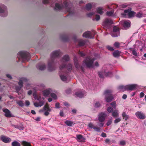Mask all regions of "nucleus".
<instances>
[{"label": "nucleus", "instance_id": "f257e3e1", "mask_svg": "<svg viewBox=\"0 0 146 146\" xmlns=\"http://www.w3.org/2000/svg\"><path fill=\"white\" fill-rule=\"evenodd\" d=\"M69 57L68 55H64L61 60V65L59 67V75L61 79L63 81L67 82L70 80V77L68 73L72 70V65L68 64L66 66L65 62L69 61Z\"/></svg>", "mask_w": 146, "mask_h": 146}, {"label": "nucleus", "instance_id": "f03ea898", "mask_svg": "<svg viewBox=\"0 0 146 146\" xmlns=\"http://www.w3.org/2000/svg\"><path fill=\"white\" fill-rule=\"evenodd\" d=\"M61 52L59 50L53 52L50 55V58L48 62V68L49 71H52L55 70V68L54 65V58L59 56H60Z\"/></svg>", "mask_w": 146, "mask_h": 146}, {"label": "nucleus", "instance_id": "7ed1b4c3", "mask_svg": "<svg viewBox=\"0 0 146 146\" xmlns=\"http://www.w3.org/2000/svg\"><path fill=\"white\" fill-rule=\"evenodd\" d=\"M33 95L34 98L36 100L38 101V102H35L34 103V105L35 107H41L44 104V98L41 96L40 94L38 95L36 94V91L38 90L36 87L33 88Z\"/></svg>", "mask_w": 146, "mask_h": 146}, {"label": "nucleus", "instance_id": "20e7f679", "mask_svg": "<svg viewBox=\"0 0 146 146\" xmlns=\"http://www.w3.org/2000/svg\"><path fill=\"white\" fill-rule=\"evenodd\" d=\"M72 4L68 0H66L63 3L62 6L60 5L58 3L55 4V9L56 10H60L64 8L69 12L70 15L72 14L74 12L72 9Z\"/></svg>", "mask_w": 146, "mask_h": 146}, {"label": "nucleus", "instance_id": "39448f33", "mask_svg": "<svg viewBox=\"0 0 146 146\" xmlns=\"http://www.w3.org/2000/svg\"><path fill=\"white\" fill-rule=\"evenodd\" d=\"M95 59V58H92L90 57H88L83 61V65L89 68H94V66L98 67L99 66V64L97 62L95 63L94 65L93 64V62Z\"/></svg>", "mask_w": 146, "mask_h": 146}, {"label": "nucleus", "instance_id": "423d86ee", "mask_svg": "<svg viewBox=\"0 0 146 146\" xmlns=\"http://www.w3.org/2000/svg\"><path fill=\"white\" fill-rule=\"evenodd\" d=\"M30 54L25 51L19 52L17 54V58L22 62L29 61L30 58Z\"/></svg>", "mask_w": 146, "mask_h": 146}, {"label": "nucleus", "instance_id": "0eeeda50", "mask_svg": "<svg viewBox=\"0 0 146 146\" xmlns=\"http://www.w3.org/2000/svg\"><path fill=\"white\" fill-rule=\"evenodd\" d=\"M51 110V108L49 107L48 105L46 104L43 107L42 109L39 110V112L40 113H43L44 115L47 116L49 114V112Z\"/></svg>", "mask_w": 146, "mask_h": 146}, {"label": "nucleus", "instance_id": "6e6552de", "mask_svg": "<svg viewBox=\"0 0 146 146\" xmlns=\"http://www.w3.org/2000/svg\"><path fill=\"white\" fill-rule=\"evenodd\" d=\"M112 91L110 90H107L104 92L105 96V100L107 102H110L113 99V97L111 94Z\"/></svg>", "mask_w": 146, "mask_h": 146}, {"label": "nucleus", "instance_id": "1a4fd4ad", "mask_svg": "<svg viewBox=\"0 0 146 146\" xmlns=\"http://www.w3.org/2000/svg\"><path fill=\"white\" fill-rule=\"evenodd\" d=\"M98 75L100 78H103L104 76L108 77H111L113 74L111 72H108L106 70L105 68L104 67L103 68L102 71L98 72Z\"/></svg>", "mask_w": 146, "mask_h": 146}, {"label": "nucleus", "instance_id": "9d476101", "mask_svg": "<svg viewBox=\"0 0 146 146\" xmlns=\"http://www.w3.org/2000/svg\"><path fill=\"white\" fill-rule=\"evenodd\" d=\"M7 14L6 7L3 4H0V16L5 17Z\"/></svg>", "mask_w": 146, "mask_h": 146}, {"label": "nucleus", "instance_id": "9b49d317", "mask_svg": "<svg viewBox=\"0 0 146 146\" xmlns=\"http://www.w3.org/2000/svg\"><path fill=\"white\" fill-rule=\"evenodd\" d=\"M27 79L26 78L24 77L20 79L18 83L19 87L17 86L15 88L17 92L18 93L22 87L23 83L25 82H27Z\"/></svg>", "mask_w": 146, "mask_h": 146}, {"label": "nucleus", "instance_id": "f8f14e48", "mask_svg": "<svg viewBox=\"0 0 146 146\" xmlns=\"http://www.w3.org/2000/svg\"><path fill=\"white\" fill-rule=\"evenodd\" d=\"M111 35L113 37H117L119 35V29L117 26L113 27V31L111 33Z\"/></svg>", "mask_w": 146, "mask_h": 146}, {"label": "nucleus", "instance_id": "ddd939ff", "mask_svg": "<svg viewBox=\"0 0 146 146\" xmlns=\"http://www.w3.org/2000/svg\"><path fill=\"white\" fill-rule=\"evenodd\" d=\"M113 23V21L110 19H105L103 23V25L106 28H109L110 26Z\"/></svg>", "mask_w": 146, "mask_h": 146}, {"label": "nucleus", "instance_id": "4468645a", "mask_svg": "<svg viewBox=\"0 0 146 146\" xmlns=\"http://www.w3.org/2000/svg\"><path fill=\"white\" fill-rule=\"evenodd\" d=\"M95 34V33L94 31H93L92 33H91L88 31L84 33L83 36L86 38H93L94 37V35Z\"/></svg>", "mask_w": 146, "mask_h": 146}, {"label": "nucleus", "instance_id": "2eb2a0df", "mask_svg": "<svg viewBox=\"0 0 146 146\" xmlns=\"http://www.w3.org/2000/svg\"><path fill=\"white\" fill-rule=\"evenodd\" d=\"M121 23L123 26L124 29H126L129 27L130 26V22L128 20H123L121 21Z\"/></svg>", "mask_w": 146, "mask_h": 146}, {"label": "nucleus", "instance_id": "dca6fc26", "mask_svg": "<svg viewBox=\"0 0 146 146\" xmlns=\"http://www.w3.org/2000/svg\"><path fill=\"white\" fill-rule=\"evenodd\" d=\"M135 114L138 118L143 119L145 118V115L141 111H137Z\"/></svg>", "mask_w": 146, "mask_h": 146}, {"label": "nucleus", "instance_id": "f3484780", "mask_svg": "<svg viewBox=\"0 0 146 146\" xmlns=\"http://www.w3.org/2000/svg\"><path fill=\"white\" fill-rule=\"evenodd\" d=\"M106 116V113H105L102 112L100 113L98 115V120L100 122L104 121L105 119Z\"/></svg>", "mask_w": 146, "mask_h": 146}, {"label": "nucleus", "instance_id": "a211bd4d", "mask_svg": "<svg viewBox=\"0 0 146 146\" xmlns=\"http://www.w3.org/2000/svg\"><path fill=\"white\" fill-rule=\"evenodd\" d=\"M124 13L125 15H127L129 17L133 16L135 14V12L131 11L129 9L125 10Z\"/></svg>", "mask_w": 146, "mask_h": 146}, {"label": "nucleus", "instance_id": "6ab92c4d", "mask_svg": "<svg viewBox=\"0 0 146 146\" xmlns=\"http://www.w3.org/2000/svg\"><path fill=\"white\" fill-rule=\"evenodd\" d=\"M0 138L1 141L5 143H9L11 141V138L4 136H1Z\"/></svg>", "mask_w": 146, "mask_h": 146}, {"label": "nucleus", "instance_id": "aec40b11", "mask_svg": "<svg viewBox=\"0 0 146 146\" xmlns=\"http://www.w3.org/2000/svg\"><path fill=\"white\" fill-rule=\"evenodd\" d=\"M137 87V85L136 84L128 85L126 86V90H133L135 89Z\"/></svg>", "mask_w": 146, "mask_h": 146}, {"label": "nucleus", "instance_id": "412c9836", "mask_svg": "<svg viewBox=\"0 0 146 146\" xmlns=\"http://www.w3.org/2000/svg\"><path fill=\"white\" fill-rule=\"evenodd\" d=\"M3 111L5 113V115L7 117H11L13 116L11 113V112L9 110L7 109H3Z\"/></svg>", "mask_w": 146, "mask_h": 146}, {"label": "nucleus", "instance_id": "4be33fe9", "mask_svg": "<svg viewBox=\"0 0 146 146\" xmlns=\"http://www.w3.org/2000/svg\"><path fill=\"white\" fill-rule=\"evenodd\" d=\"M85 94V92L84 91H78L76 92L75 95L77 97L82 98L84 97Z\"/></svg>", "mask_w": 146, "mask_h": 146}, {"label": "nucleus", "instance_id": "5701e85b", "mask_svg": "<svg viewBox=\"0 0 146 146\" xmlns=\"http://www.w3.org/2000/svg\"><path fill=\"white\" fill-rule=\"evenodd\" d=\"M36 67L39 70H43L45 68L46 66L44 64L40 63L37 65Z\"/></svg>", "mask_w": 146, "mask_h": 146}, {"label": "nucleus", "instance_id": "b1692460", "mask_svg": "<svg viewBox=\"0 0 146 146\" xmlns=\"http://www.w3.org/2000/svg\"><path fill=\"white\" fill-rule=\"evenodd\" d=\"M51 92V90L48 89L44 90L42 91V94L44 96L46 97L48 96Z\"/></svg>", "mask_w": 146, "mask_h": 146}, {"label": "nucleus", "instance_id": "393cba45", "mask_svg": "<svg viewBox=\"0 0 146 146\" xmlns=\"http://www.w3.org/2000/svg\"><path fill=\"white\" fill-rule=\"evenodd\" d=\"M119 111L117 110H115L111 113V115L114 117H118L119 115Z\"/></svg>", "mask_w": 146, "mask_h": 146}, {"label": "nucleus", "instance_id": "a878e982", "mask_svg": "<svg viewBox=\"0 0 146 146\" xmlns=\"http://www.w3.org/2000/svg\"><path fill=\"white\" fill-rule=\"evenodd\" d=\"M77 139L79 142H83L85 141V139L82 136L80 135H77Z\"/></svg>", "mask_w": 146, "mask_h": 146}, {"label": "nucleus", "instance_id": "bb28decb", "mask_svg": "<svg viewBox=\"0 0 146 146\" xmlns=\"http://www.w3.org/2000/svg\"><path fill=\"white\" fill-rule=\"evenodd\" d=\"M74 62L76 68L78 69H79V68H80L79 65L78 63V60L77 58L76 57H74Z\"/></svg>", "mask_w": 146, "mask_h": 146}, {"label": "nucleus", "instance_id": "cd10ccee", "mask_svg": "<svg viewBox=\"0 0 146 146\" xmlns=\"http://www.w3.org/2000/svg\"><path fill=\"white\" fill-rule=\"evenodd\" d=\"M113 56L115 57H118L120 56V52L119 51L117 50L114 52L113 53Z\"/></svg>", "mask_w": 146, "mask_h": 146}, {"label": "nucleus", "instance_id": "c85d7f7f", "mask_svg": "<svg viewBox=\"0 0 146 146\" xmlns=\"http://www.w3.org/2000/svg\"><path fill=\"white\" fill-rule=\"evenodd\" d=\"M12 146H21V144L16 141H13L11 143Z\"/></svg>", "mask_w": 146, "mask_h": 146}, {"label": "nucleus", "instance_id": "c756f323", "mask_svg": "<svg viewBox=\"0 0 146 146\" xmlns=\"http://www.w3.org/2000/svg\"><path fill=\"white\" fill-rule=\"evenodd\" d=\"M122 115L123 119H125V120H127L129 118V116L125 112H123L122 113Z\"/></svg>", "mask_w": 146, "mask_h": 146}, {"label": "nucleus", "instance_id": "7c9ffc66", "mask_svg": "<svg viewBox=\"0 0 146 146\" xmlns=\"http://www.w3.org/2000/svg\"><path fill=\"white\" fill-rule=\"evenodd\" d=\"M21 144L23 146H31L30 143L25 141L21 142Z\"/></svg>", "mask_w": 146, "mask_h": 146}, {"label": "nucleus", "instance_id": "2f4dec72", "mask_svg": "<svg viewBox=\"0 0 146 146\" xmlns=\"http://www.w3.org/2000/svg\"><path fill=\"white\" fill-rule=\"evenodd\" d=\"M118 88L120 92H123L125 90H127L126 89V86H119Z\"/></svg>", "mask_w": 146, "mask_h": 146}, {"label": "nucleus", "instance_id": "473e14b6", "mask_svg": "<svg viewBox=\"0 0 146 146\" xmlns=\"http://www.w3.org/2000/svg\"><path fill=\"white\" fill-rule=\"evenodd\" d=\"M65 123L68 126H71L73 124V122L71 121L66 120L65 122Z\"/></svg>", "mask_w": 146, "mask_h": 146}, {"label": "nucleus", "instance_id": "72a5a7b5", "mask_svg": "<svg viewBox=\"0 0 146 146\" xmlns=\"http://www.w3.org/2000/svg\"><path fill=\"white\" fill-rule=\"evenodd\" d=\"M103 9L102 7H98L97 9V11L98 13L101 15L103 14Z\"/></svg>", "mask_w": 146, "mask_h": 146}, {"label": "nucleus", "instance_id": "f704fd0d", "mask_svg": "<svg viewBox=\"0 0 146 146\" xmlns=\"http://www.w3.org/2000/svg\"><path fill=\"white\" fill-rule=\"evenodd\" d=\"M110 104L111 106L114 109H115L117 106L116 102L115 101L111 103Z\"/></svg>", "mask_w": 146, "mask_h": 146}, {"label": "nucleus", "instance_id": "c9c22d12", "mask_svg": "<svg viewBox=\"0 0 146 146\" xmlns=\"http://www.w3.org/2000/svg\"><path fill=\"white\" fill-rule=\"evenodd\" d=\"M113 108L111 107H109L107 108L106 110L109 113H112L113 111Z\"/></svg>", "mask_w": 146, "mask_h": 146}, {"label": "nucleus", "instance_id": "e433bc0d", "mask_svg": "<svg viewBox=\"0 0 146 146\" xmlns=\"http://www.w3.org/2000/svg\"><path fill=\"white\" fill-rule=\"evenodd\" d=\"M85 44V42L84 40H80L79 41V45L80 46H83Z\"/></svg>", "mask_w": 146, "mask_h": 146}, {"label": "nucleus", "instance_id": "4c0bfd02", "mask_svg": "<svg viewBox=\"0 0 146 146\" xmlns=\"http://www.w3.org/2000/svg\"><path fill=\"white\" fill-rule=\"evenodd\" d=\"M113 11H108L107 12V15L108 16H112L113 14Z\"/></svg>", "mask_w": 146, "mask_h": 146}, {"label": "nucleus", "instance_id": "58836bf2", "mask_svg": "<svg viewBox=\"0 0 146 146\" xmlns=\"http://www.w3.org/2000/svg\"><path fill=\"white\" fill-rule=\"evenodd\" d=\"M136 17L138 18H141L143 17V16L141 12H139L136 15Z\"/></svg>", "mask_w": 146, "mask_h": 146}, {"label": "nucleus", "instance_id": "ea45409f", "mask_svg": "<svg viewBox=\"0 0 146 146\" xmlns=\"http://www.w3.org/2000/svg\"><path fill=\"white\" fill-rule=\"evenodd\" d=\"M92 6L91 3H88L86 5V7L87 10H89L91 9Z\"/></svg>", "mask_w": 146, "mask_h": 146}, {"label": "nucleus", "instance_id": "a19ab883", "mask_svg": "<svg viewBox=\"0 0 146 146\" xmlns=\"http://www.w3.org/2000/svg\"><path fill=\"white\" fill-rule=\"evenodd\" d=\"M88 126L91 129H94L95 126L91 123H90L88 125Z\"/></svg>", "mask_w": 146, "mask_h": 146}, {"label": "nucleus", "instance_id": "79ce46f5", "mask_svg": "<svg viewBox=\"0 0 146 146\" xmlns=\"http://www.w3.org/2000/svg\"><path fill=\"white\" fill-rule=\"evenodd\" d=\"M112 119H110L107 122V123H106V125L107 126H109L112 123Z\"/></svg>", "mask_w": 146, "mask_h": 146}, {"label": "nucleus", "instance_id": "37998d69", "mask_svg": "<svg viewBox=\"0 0 146 146\" xmlns=\"http://www.w3.org/2000/svg\"><path fill=\"white\" fill-rule=\"evenodd\" d=\"M100 106L101 104L99 102H97L95 103L94 106L95 107L98 108Z\"/></svg>", "mask_w": 146, "mask_h": 146}, {"label": "nucleus", "instance_id": "c03bdc74", "mask_svg": "<svg viewBox=\"0 0 146 146\" xmlns=\"http://www.w3.org/2000/svg\"><path fill=\"white\" fill-rule=\"evenodd\" d=\"M121 120V119L119 118H118L116 119L114 121V123L115 124H117L119 122H120Z\"/></svg>", "mask_w": 146, "mask_h": 146}, {"label": "nucleus", "instance_id": "a18cd8bd", "mask_svg": "<svg viewBox=\"0 0 146 146\" xmlns=\"http://www.w3.org/2000/svg\"><path fill=\"white\" fill-rule=\"evenodd\" d=\"M32 86V85L29 84H27L26 86V88L27 90L30 89Z\"/></svg>", "mask_w": 146, "mask_h": 146}, {"label": "nucleus", "instance_id": "49530a36", "mask_svg": "<svg viewBox=\"0 0 146 146\" xmlns=\"http://www.w3.org/2000/svg\"><path fill=\"white\" fill-rule=\"evenodd\" d=\"M132 54L133 55H134L135 56H138V54L137 53V52L135 50H132Z\"/></svg>", "mask_w": 146, "mask_h": 146}, {"label": "nucleus", "instance_id": "de8ad7c7", "mask_svg": "<svg viewBox=\"0 0 146 146\" xmlns=\"http://www.w3.org/2000/svg\"><path fill=\"white\" fill-rule=\"evenodd\" d=\"M54 99H55L57 98V96L54 93H51L50 95Z\"/></svg>", "mask_w": 146, "mask_h": 146}, {"label": "nucleus", "instance_id": "09e8293b", "mask_svg": "<svg viewBox=\"0 0 146 146\" xmlns=\"http://www.w3.org/2000/svg\"><path fill=\"white\" fill-rule=\"evenodd\" d=\"M17 103L21 106H24V104L21 101H19L17 102Z\"/></svg>", "mask_w": 146, "mask_h": 146}, {"label": "nucleus", "instance_id": "8fccbe9b", "mask_svg": "<svg viewBox=\"0 0 146 146\" xmlns=\"http://www.w3.org/2000/svg\"><path fill=\"white\" fill-rule=\"evenodd\" d=\"M119 144L123 146L125 144V142L124 141H121L119 142Z\"/></svg>", "mask_w": 146, "mask_h": 146}, {"label": "nucleus", "instance_id": "3c124183", "mask_svg": "<svg viewBox=\"0 0 146 146\" xmlns=\"http://www.w3.org/2000/svg\"><path fill=\"white\" fill-rule=\"evenodd\" d=\"M107 48L108 50L110 51H112L114 50V49L113 48L110 46H107Z\"/></svg>", "mask_w": 146, "mask_h": 146}, {"label": "nucleus", "instance_id": "603ef678", "mask_svg": "<svg viewBox=\"0 0 146 146\" xmlns=\"http://www.w3.org/2000/svg\"><path fill=\"white\" fill-rule=\"evenodd\" d=\"M94 129L95 131H96L98 132H100V129L98 127H95L94 128Z\"/></svg>", "mask_w": 146, "mask_h": 146}, {"label": "nucleus", "instance_id": "864d4df0", "mask_svg": "<svg viewBox=\"0 0 146 146\" xmlns=\"http://www.w3.org/2000/svg\"><path fill=\"white\" fill-rule=\"evenodd\" d=\"M114 46L118 48L119 46V44L118 42H115L114 44Z\"/></svg>", "mask_w": 146, "mask_h": 146}, {"label": "nucleus", "instance_id": "5fc2aeb1", "mask_svg": "<svg viewBox=\"0 0 146 146\" xmlns=\"http://www.w3.org/2000/svg\"><path fill=\"white\" fill-rule=\"evenodd\" d=\"M94 14V13L93 12H91L87 14V15L88 17H90L93 15Z\"/></svg>", "mask_w": 146, "mask_h": 146}, {"label": "nucleus", "instance_id": "6e6d98bb", "mask_svg": "<svg viewBox=\"0 0 146 146\" xmlns=\"http://www.w3.org/2000/svg\"><path fill=\"white\" fill-rule=\"evenodd\" d=\"M100 19V16L99 15H96V18H95L96 20L97 21H98Z\"/></svg>", "mask_w": 146, "mask_h": 146}, {"label": "nucleus", "instance_id": "4d7b16f0", "mask_svg": "<svg viewBox=\"0 0 146 146\" xmlns=\"http://www.w3.org/2000/svg\"><path fill=\"white\" fill-rule=\"evenodd\" d=\"M144 95V94L143 92H141L139 96L140 98H141L143 97Z\"/></svg>", "mask_w": 146, "mask_h": 146}, {"label": "nucleus", "instance_id": "13d9d810", "mask_svg": "<svg viewBox=\"0 0 146 146\" xmlns=\"http://www.w3.org/2000/svg\"><path fill=\"white\" fill-rule=\"evenodd\" d=\"M60 104L59 103H57L56 104L55 107L56 108H59Z\"/></svg>", "mask_w": 146, "mask_h": 146}, {"label": "nucleus", "instance_id": "bf43d9fd", "mask_svg": "<svg viewBox=\"0 0 146 146\" xmlns=\"http://www.w3.org/2000/svg\"><path fill=\"white\" fill-rule=\"evenodd\" d=\"M49 2L48 0H43L42 2L44 4L48 3Z\"/></svg>", "mask_w": 146, "mask_h": 146}, {"label": "nucleus", "instance_id": "052dcab7", "mask_svg": "<svg viewBox=\"0 0 146 146\" xmlns=\"http://www.w3.org/2000/svg\"><path fill=\"white\" fill-rule=\"evenodd\" d=\"M78 54H79L81 55L82 56H84V54L83 52H81L80 51L79 52Z\"/></svg>", "mask_w": 146, "mask_h": 146}, {"label": "nucleus", "instance_id": "680f3d73", "mask_svg": "<svg viewBox=\"0 0 146 146\" xmlns=\"http://www.w3.org/2000/svg\"><path fill=\"white\" fill-rule=\"evenodd\" d=\"M25 105L26 106H28L30 105V102L29 101L27 100L25 102Z\"/></svg>", "mask_w": 146, "mask_h": 146}, {"label": "nucleus", "instance_id": "e2e57ef3", "mask_svg": "<svg viewBox=\"0 0 146 146\" xmlns=\"http://www.w3.org/2000/svg\"><path fill=\"white\" fill-rule=\"evenodd\" d=\"M101 135L103 137H106V134L104 133H102L101 134Z\"/></svg>", "mask_w": 146, "mask_h": 146}, {"label": "nucleus", "instance_id": "0e129e2a", "mask_svg": "<svg viewBox=\"0 0 146 146\" xmlns=\"http://www.w3.org/2000/svg\"><path fill=\"white\" fill-rule=\"evenodd\" d=\"M6 76L7 78L10 79H11L12 78V77L11 75L9 74H7L6 75Z\"/></svg>", "mask_w": 146, "mask_h": 146}, {"label": "nucleus", "instance_id": "69168bd1", "mask_svg": "<svg viewBox=\"0 0 146 146\" xmlns=\"http://www.w3.org/2000/svg\"><path fill=\"white\" fill-rule=\"evenodd\" d=\"M127 97V95L126 94H124L122 96V98L124 99H125Z\"/></svg>", "mask_w": 146, "mask_h": 146}, {"label": "nucleus", "instance_id": "338daca9", "mask_svg": "<svg viewBox=\"0 0 146 146\" xmlns=\"http://www.w3.org/2000/svg\"><path fill=\"white\" fill-rule=\"evenodd\" d=\"M60 115L61 116H64V113L62 111H60Z\"/></svg>", "mask_w": 146, "mask_h": 146}, {"label": "nucleus", "instance_id": "774afa93", "mask_svg": "<svg viewBox=\"0 0 146 146\" xmlns=\"http://www.w3.org/2000/svg\"><path fill=\"white\" fill-rule=\"evenodd\" d=\"M32 93V91L31 90H29L28 92V94L29 95H31Z\"/></svg>", "mask_w": 146, "mask_h": 146}]
</instances>
